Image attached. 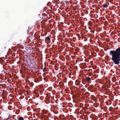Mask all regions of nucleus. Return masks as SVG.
<instances>
[{"instance_id": "1", "label": "nucleus", "mask_w": 120, "mask_h": 120, "mask_svg": "<svg viewBox=\"0 0 120 120\" xmlns=\"http://www.w3.org/2000/svg\"><path fill=\"white\" fill-rule=\"evenodd\" d=\"M110 56H112L111 59L116 65L120 64V47H118L115 50H112L109 52Z\"/></svg>"}, {"instance_id": "2", "label": "nucleus", "mask_w": 120, "mask_h": 120, "mask_svg": "<svg viewBox=\"0 0 120 120\" xmlns=\"http://www.w3.org/2000/svg\"><path fill=\"white\" fill-rule=\"evenodd\" d=\"M50 38L49 36H48L45 38V41H50Z\"/></svg>"}, {"instance_id": "3", "label": "nucleus", "mask_w": 120, "mask_h": 120, "mask_svg": "<svg viewBox=\"0 0 120 120\" xmlns=\"http://www.w3.org/2000/svg\"><path fill=\"white\" fill-rule=\"evenodd\" d=\"M86 79L87 81H91L90 78L89 77H86Z\"/></svg>"}, {"instance_id": "4", "label": "nucleus", "mask_w": 120, "mask_h": 120, "mask_svg": "<svg viewBox=\"0 0 120 120\" xmlns=\"http://www.w3.org/2000/svg\"><path fill=\"white\" fill-rule=\"evenodd\" d=\"M103 7L105 8H107L108 7V5L106 3H105L103 5Z\"/></svg>"}, {"instance_id": "5", "label": "nucleus", "mask_w": 120, "mask_h": 120, "mask_svg": "<svg viewBox=\"0 0 120 120\" xmlns=\"http://www.w3.org/2000/svg\"><path fill=\"white\" fill-rule=\"evenodd\" d=\"M112 81L113 82H115L116 81V78H113L112 79Z\"/></svg>"}, {"instance_id": "6", "label": "nucleus", "mask_w": 120, "mask_h": 120, "mask_svg": "<svg viewBox=\"0 0 120 120\" xmlns=\"http://www.w3.org/2000/svg\"><path fill=\"white\" fill-rule=\"evenodd\" d=\"M18 120H24V118L22 117H21L19 118Z\"/></svg>"}, {"instance_id": "7", "label": "nucleus", "mask_w": 120, "mask_h": 120, "mask_svg": "<svg viewBox=\"0 0 120 120\" xmlns=\"http://www.w3.org/2000/svg\"><path fill=\"white\" fill-rule=\"evenodd\" d=\"M46 68L45 67L43 69V71L44 72H45L46 71Z\"/></svg>"}, {"instance_id": "8", "label": "nucleus", "mask_w": 120, "mask_h": 120, "mask_svg": "<svg viewBox=\"0 0 120 120\" xmlns=\"http://www.w3.org/2000/svg\"><path fill=\"white\" fill-rule=\"evenodd\" d=\"M32 37H32V36H28V38H31L32 39Z\"/></svg>"}, {"instance_id": "9", "label": "nucleus", "mask_w": 120, "mask_h": 120, "mask_svg": "<svg viewBox=\"0 0 120 120\" xmlns=\"http://www.w3.org/2000/svg\"><path fill=\"white\" fill-rule=\"evenodd\" d=\"M27 32H28V34L29 32V30H27Z\"/></svg>"}, {"instance_id": "10", "label": "nucleus", "mask_w": 120, "mask_h": 120, "mask_svg": "<svg viewBox=\"0 0 120 120\" xmlns=\"http://www.w3.org/2000/svg\"><path fill=\"white\" fill-rule=\"evenodd\" d=\"M109 0V2H110L111 3V2H110V0ZM113 0H112V1Z\"/></svg>"}, {"instance_id": "11", "label": "nucleus", "mask_w": 120, "mask_h": 120, "mask_svg": "<svg viewBox=\"0 0 120 120\" xmlns=\"http://www.w3.org/2000/svg\"><path fill=\"white\" fill-rule=\"evenodd\" d=\"M35 82H36V81H35Z\"/></svg>"}, {"instance_id": "12", "label": "nucleus", "mask_w": 120, "mask_h": 120, "mask_svg": "<svg viewBox=\"0 0 120 120\" xmlns=\"http://www.w3.org/2000/svg\"><path fill=\"white\" fill-rule=\"evenodd\" d=\"M1 59V58H0V59Z\"/></svg>"}, {"instance_id": "13", "label": "nucleus", "mask_w": 120, "mask_h": 120, "mask_svg": "<svg viewBox=\"0 0 120 120\" xmlns=\"http://www.w3.org/2000/svg\"><path fill=\"white\" fill-rule=\"evenodd\" d=\"M2 94H3V93L2 94Z\"/></svg>"}]
</instances>
